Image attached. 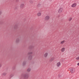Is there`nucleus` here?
I'll return each instance as SVG.
<instances>
[{
	"label": "nucleus",
	"mask_w": 79,
	"mask_h": 79,
	"mask_svg": "<svg viewBox=\"0 0 79 79\" xmlns=\"http://www.w3.org/2000/svg\"><path fill=\"white\" fill-rule=\"evenodd\" d=\"M77 65H78V66H79V63H77Z\"/></svg>",
	"instance_id": "nucleus-27"
},
{
	"label": "nucleus",
	"mask_w": 79,
	"mask_h": 79,
	"mask_svg": "<svg viewBox=\"0 0 79 79\" xmlns=\"http://www.w3.org/2000/svg\"><path fill=\"white\" fill-rule=\"evenodd\" d=\"M65 51V48H63L61 49V52H64Z\"/></svg>",
	"instance_id": "nucleus-9"
},
{
	"label": "nucleus",
	"mask_w": 79,
	"mask_h": 79,
	"mask_svg": "<svg viewBox=\"0 0 79 79\" xmlns=\"http://www.w3.org/2000/svg\"><path fill=\"white\" fill-rule=\"evenodd\" d=\"M42 14V13L40 12H39L37 14V15L38 16H41V15Z\"/></svg>",
	"instance_id": "nucleus-10"
},
{
	"label": "nucleus",
	"mask_w": 79,
	"mask_h": 79,
	"mask_svg": "<svg viewBox=\"0 0 79 79\" xmlns=\"http://www.w3.org/2000/svg\"><path fill=\"white\" fill-rule=\"evenodd\" d=\"M31 71V69L30 68H28L27 69V71H28V72H29V71Z\"/></svg>",
	"instance_id": "nucleus-15"
},
{
	"label": "nucleus",
	"mask_w": 79,
	"mask_h": 79,
	"mask_svg": "<svg viewBox=\"0 0 79 79\" xmlns=\"http://www.w3.org/2000/svg\"><path fill=\"white\" fill-rule=\"evenodd\" d=\"M48 56V53L46 52V53L44 55V57H47Z\"/></svg>",
	"instance_id": "nucleus-11"
},
{
	"label": "nucleus",
	"mask_w": 79,
	"mask_h": 79,
	"mask_svg": "<svg viewBox=\"0 0 79 79\" xmlns=\"http://www.w3.org/2000/svg\"><path fill=\"white\" fill-rule=\"evenodd\" d=\"M6 74H7L6 73H2V75L3 76H5V75H6Z\"/></svg>",
	"instance_id": "nucleus-14"
},
{
	"label": "nucleus",
	"mask_w": 79,
	"mask_h": 79,
	"mask_svg": "<svg viewBox=\"0 0 79 79\" xmlns=\"http://www.w3.org/2000/svg\"><path fill=\"white\" fill-rule=\"evenodd\" d=\"M29 2L31 3H33V1H32V0H30Z\"/></svg>",
	"instance_id": "nucleus-20"
},
{
	"label": "nucleus",
	"mask_w": 79,
	"mask_h": 79,
	"mask_svg": "<svg viewBox=\"0 0 79 79\" xmlns=\"http://www.w3.org/2000/svg\"><path fill=\"white\" fill-rule=\"evenodd\" d=\"M32 52H30L28 53V55H31V54H32Z\"/></svg>",
	"instance_id": "nucleus-23"
},
{
	"label": "nucleus",
	"mask_w": 79,
	"mask_h": 79,
	"mask_svg": "<svg viewBox=\"0 0 79 79\" xmlns=\"http://www.w3.org/2000/svg\"><path fill=\"white\" fill-rule=\"evenodd\" d=\"M49 0L51 2V1H52V0Z\"/></svg>",
	"instance_id": "nucleus-29"
},
{
	"label": "nucleus",
	"mask_w": 79,
	"mask_h": 79,
	"mask_svg": "<svg viewBox=\"0 0 79 79\" xmlns=\"http://www.w3.org/2000/svg\"><path fill=\"white\" fill-rule=\"evenodd\" d=\"M23 76L25 77V78H28L29 77V74H23Z\"/></svg>",
	"instance_id": "nucleus-3"
},
{
	"label": "nucleus",
	"mask_w": 79,
	"mask_h": 79,
	"mask_svg": "<svg viewBox=\"0 0 79 79\" xmlns=\"http://www.w3.org/2000/svg\"><path fill=\"white\" fill-rule=\"evenodd\" d=\"M32 56H29V60H31V59H32Z\"/></svg>",
	"instance_id": "nucleus-13"
},
{
	"label": "nucleus",
	"mask_w": 79,
	"mask_h": 79,
	"mask_svg": "<svg viewBox=\"0 0 79 79\" xmlns=\"http://www.w3.org/2000/svg\"><path fill=\"white\" fill-rule=\"evenodd\" d=\"M65 42V41H64V40H63L61 42L60 44H64V43Z\"/></svg>",
	"instance_id": "nucleus-12"
},
{
	"label": "nucleus",
	"mask_w": 79,
	"mask_h": 79,
	"mask_svg": "<svg viewBox=\"0 0 79 79\" xmlns=\"http://www.w3.org/2000/svg\"><path fill=\"white\" fill-rule=\"evenodd\" d=\"M40 4H38L37 5V7H38L39 8V7H40Z\"/></svg>",
	"instance_id": "nucleus-24"
},
{
	"label": "nucleus",
	"mask_w": 79,
	"mask_h": 79,
	"mask_svg": "<svg viewBox=\"0 0 79 79\" xmlns=\"http://www.w3.org/2000/svg\"><path fill=\"white\" fill-rule=\"evenodd\" d=\"M13 74L10 75V78H11V77H13Z\"/></svg>",
	"instance_id": "nucleus-18"
},
{
	"label": "nucleus",
	"mask_w": 79,
	"mask_h": 79,
	"mask_svg": "<svg viewBox=\"0 0 79 79\" xmlns=\"http://www.w3.org/2000/svg\"><path fill=\"white\" fill-rule=\"evenodd\" d=\"M19 39H17L16 40V42H19Z\"/></svg>",
	"instance_id": "nucleus-16"
},
{
	"label": "nucleus",
	"mask_w": 79,
	"mask_h": 79,
	"mask_svg": "<svg viewBox=\"0 0 79 79\" xmlns=\"http://www.w3.org/2000/svg\"><path fill=\"white\" fill-rule=\"evenodd\" d=\"M26 61L24 62L23 63V66H24V65L26 64Z\"/></svg>",
	"instance_id": "nucleus-17"
},
{
	"label": "nucleus",
	"mask_w": 79,
	"mask_h": 79,
	"mask_svg": "<svg viewBox=\"0 0 79 79\" xmlns=\"http://www.w3.org/2000/svg\"><path fill=\"white\" fill-rule=\"evenodd\" d=\"M76 60H79V56L76 57Z\"/></svg>",
	"instance_id": "nucleus-22"
},
{
	"label": "nucleus",
	"mask_w": 79,
	"mask_h": 79,
	"mask_svg": "<svg viewBox=\"0 0 79 79\" xmlns=\"http://www.w3.org/2000/svg\"><path fill=\"white\" fill-rule=\"evenodd\" d=\"M2 66V64H0V67H1Z\"/></svg>",
	"instance_id": "nucleus-26"
},
{
	"label": "nucleus",
	"mask_w": 79,
	"mask_h": 79,
	"mask_svg": "<svg viewBox=\"0 0 79 79\" xmlns=\"http://www.w3.org/2000/svg\"><path fill=\"white\" fill-rule=\"evenodd\" d=\"M45 19L46 20V21H48V20H49L50 19V16L48 15L46 16L45 18Z\"/></svg>",
	"instance_id": "nucleus-4"
},
{
	"label": "nucleus",
	"mask_w": 79,
	"mask_h": 79,
	"mask_svg": "<svg viewBox=\"0 0 79 79\" xmlns=\"http://www.w3.org/2000/svg\"><path fill=\"white\" fill-rule=\"evenodd\" d=\"M63 9L62 8H60L59 10H58V12L59 13H61L63 11Z\"/></svg>",
	"instance_id": "nucleus-5"
},
{
	"label": "nucleus",
	"mask_w": 79,
	"mask_h": 79,
	"mask_svg": "<svg viewBox=\"0 0 79 79\" xmlns=\"http://www.w3.org/2000/svg\"><path fill=\"white\" fill-rule=\"evenodd\" d=\"M55 59V58L54 57H52L51 58L50 60H49V62H52L54 60V59Z\"/></svg>",
	"instance_id": "nucleus-8"
},
{
	"label": "nucleus",
	"mask_w": 79,
	"mask_h": 79,
	"mask_svg": "<svg viewBox=\"0 0 79 79\" xmlns=\"http://www.w3.org/2000/svg\"><path fill=\"white\" fill-rule=\"evenodd\" d=\"M1 13H2V12L0 11V15L1 14Z\"/></svg>",
	"instance_id": "nucleus-28"
},
{
	"label": "nucleus",
	"mask_w": 79,
	"mask_h": 79,
	"mask_svg": "<svg viewBox=\"0 0 79 79\" xmlns=\"http://www.w3.org/2000/svg\"><path fill=\"white\" fill-rule=\"evenodd\" d=\"M70 71L71 73H74L75 72V69L73 68H71L70 69Z\"/></svg>",
	"instance_id": "nucleus-1"
},
{
	"label": "nucleus",
	"mask_w": 79,
	"mask_h": 79,
	"mask_svg": "<svg viewBox=\"0 0 79 79\" xmlns=\"http://www.w3.org/2000/svg\"><path fill=\"white\" fill-rule=\"evenodd\" d=\"M56 66L58 68L61 66V62H58L56 63Z\"/></svg>",
	"instance_id": "nucleus-2"
},
{
	"label": "nucleus",
	"mask_w": 79,
	"mask_h": 79,
	"mask_svg": "<svg viewBox=\"0 0 79 79\" xmlns=\"http://www.w3.org/2000/svg\"><path fill=\"white\" fill-rule=\"evenodd\" d=\"M77 6V4L76 3H74L72 5H71V7L72 8H74L75 7H76Z\"/></svg>",
	"instance_id": "nucleus-6"
},
{
	"label": "nucleus",
	"mask_w": 79,
	"mask_h": 79,
	"mask_svg": "<svg viewBox=\"0 0 79 79\" xmlns=\"http://www.w3.org/2000/svg\"><path fill=\"white\" fill-rule=\"evenodd\" d=\"M32 48H34V46H31L30 47V49H32Z\"/></svg>",
	"instance_id": "nucleus-21"
},
{
	"label": "nucleus",
	"mask_w": 79,
	"mask_h": 79,
	"mask_svg": "<svg viewBox=\"0 0 79 79\" xmlns=\"http://www.w3.org/2000/svg\"><path fill=\"white\" fill-rule=\"evenodd\" d=\"M24 6H25V5L24 4H22L20 5V7L21 8H23Z\"/></svg>",
	"instance_id": "nucleus-7"
},
{
	"label": "nucleus",
	"mask_w": 79,
	"mask_h": 79,
	"mask_svg": "<svg viewBox=\"0 0 79 79\" xmlns=\"http://www.w3.org/2000/svg\"><path fill=\"white\" fill-rule=\"evenodd\" d=\"M72 20V18H70L69 19V21H70Z\"/></svg>",
	"instance_id": "nucleus-19"
},
{
	"label": "nucleus",
	"mask_w": 79,
	"mask_h": 79,
	"mask_svg": "<svg viewBox=\"0 0 79 79\" xmlns=\"http://www.w3.org/2000/svg\"><path fill=\"white\" fill-rule=\"evenodd\" d=\"M17 27V26H15V29H16V27Z\"/></svg>",
	"instance_id": "nucleus-25"
}]
</instances>
